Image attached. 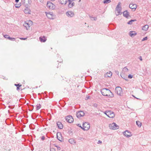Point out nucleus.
<instances>
[{"instance_id": "obj_23", "label": "nucleus", "mask_w": 151, "mask_h": 151, "mask_svg": "<svg viewBox=\"0 0 151 151\" xmlns=\"http://www.w3.org/2000/svg\"><path fill=\"white\" fill-rule=\"evenodd\" d=\"M116 10L118 11L117 14H116V16L119 15V14H121L122 13L121 12V8H118L117 9V8H116Z\"/></svg>"}, {"instance_id": "obj_22", "label": "nucleus", "mask_w": 151, "mask_h": 151, "mask_svg": "<svg viewBox=\"0 0 151 151\" xmlns=\"http://www.w3.org/2000/svg\"><path fill=\"white\" fill-rule=\"evenodd\" d=\"M39 39L40 41L42 42H45L47 40V39L44 36H43V37H40Z\"/></svg>"}, {"instance_id": "obj_12", "label": "nucleus", "mask_w": 151, "mask_h": 151, "mask_svg": "<svg viewBox=\"0 0 151 151\" xmlns=\"http://www.w3.org/2000/svg\"><path fill=\"white\" fill-rule=\"evenodd\" d=\"M31 24H29V22H25V23L23 24V26L26 27V29L28 30L29 29L31 25Z\"/></svg>"}, {"instance_id": "obj_34", "label": "nucleus", "mask_w": 151, "mask_h": 151, "mask_svg": "<svg viewBox=\"0 0 151 151\" xmlns=\"http://www.w3.org/2000/svg\"><path fill=\"white\" fill-rule=\"evenodd\" d=\"M41 107V105L40 104H39L37 106L36 109L37 110H38L40 109Z\"/></svg>"}, {"instance_id": "obj_2", "label": "nucleus", "mask_w": 151, "mask_h": 151, "mask_svg": "<svg viewBox=\"0 0 151 151\" xmlns=\"http://www.w3.org/2000/svg\"><path fill=\"white\" fill-rule=\"evenodd\" d=\"M115 92L119 95L122 96L123 95V91L122 88L120 87H116L115 89Z\"/></svg>"}, {"instance_id": "obj_46", "label": "nucleus", "mask_w": 151, "mask_h": 151, "mask_svg": "<svg viewBox=\"0 0 151 151\" xmlns=\"http://www.w3.org/2000/svg\"><path fill=\"white\" fill-rule=\"evenodd\" d=\"M55 146L57 147V149L58 150H60V147L58 146Z\"/></svg>"}, {"instance_id": "obj_3", "label": "nucleus", "mask_w": 151, "mask_h": 151, "mask_svg": "<svg viewBox=\"0 0 151 151\" xmlns=\"http://www.w3.org/2000/svg\"><path fill=\"white\" fill-rule=\"evenodd\" d=\"M47 6L50 9H54L55 7V6L50 1L47 2Z\"/></svg>"}, {"instance_id": "obj_5", "label": "nucleus", "mask_w": 151, "mask_h": 151, "mask_svg": "<svg viewBox=\"0 0 151 151\" xmlns=\"http://www.w3.org/2000/svg\"><path fill=\"white\" fill-rule=\"evenodd\" d=\"M109 127L110 129H117L119 128V126L115 123L109 124Z\"/></svg>"}, {"instance_id": "obj_21", "label": "nucleus", "mask_w": 151, "mask_h": 151, "mask_svg": "<svg viewBox=\"0 0 151 151\" xmlns=\"http://www.w3.org/2000/svg\"><path fill=\"white\" fill-rule=\"evenodd\" d=\"M68 141L70 143L73 145L76 144V141L73 139L71 138L69 139Z\"/></svg>"}, {"instance_id": "obj_54", "label": "nucleus", "mask_w": 151, "mask_h": 151, "mask_svg": "<svg viewBox=\"0 0 151 151\" xmlns=\"http://www.w3.org/2000/svg\"><path fill=\"white\" fill-rule=\"evenodd\" d=\"M9 108H11V109H13V108H12V106H9Z\"/></svg>"}, {"instance_id": "obj_14", "label": "nucleus", "mask_w": 151, "mask_h": 151, "mask_svg": "<svg viewBox=\"0 0 151 151\" xmlns=\"http://www.w3.org/2000/svg\"><path fill=\"white\" fill-rule=\"evenodd\" d=\"M123 16L127 18H128V17H130L129 13L127 10L124 11L123 12Z\"/></svg>"}, {"instance_id": "obj_8", "label": "nucleus", "mask_w": 151, "mask_h": 151, "mask_svg": "<svg viewBox=\"0 0 151 151\" xmlns=\"http://www.w3.org/2000/svg\"><path fill=\"white\" fill-rule=\"evenodd\" d=\"M85 115V113L82 111H79L76 112V116L78 118L83 116Z\"/></svg>"}, {"instance_id": "obj_11", "label": "nucleus", "mask_w": 151, "mask_h": 151, "mask_svg": "<svg viewBox=\"0 0 151 151\" xmlns=\"http://www.w3.org/2000/svg\"><path fill=\"white\" fill-rule=\"evenodd\" d=\"M66 15L69 17H72L74 15V13L71 11H68L66 13Z\"/></svg>"}, {"instance_id": "obj_57", "label": "nucleus", "mask_w": 151, "mask_h": 151, "mask_svg": "<svg viewBox=\"0 0 151 151\" xmlns=\"http://www.w3.org/2000/svg\"><path fill=\"white\" fill-rule=\"evenodd\" d=\"M60 135L61 136L60 133H59Z\"/></svg>"}, {"instance_id": "obj_47", "label": "nucleus", "mask_w": 151, "mask_h": 151, "mask_svg": "<svg viewBox=\"0 0 151 151\" xmlns=\"http://www.w3.org/2000/svg\"><path fill=\"white\" fill-rule=\"evenodd\" d=\"M139 59L141 61H142V57L141 56H139Z\"/></svg>"}, {"instance_id": "obj_41", "label": "nucleus", "mask_w": 151, "mask_h": 151, "mask_svg": "<svg viewBox=\"0 0 151 151\" xmlns=\"http://www.w3.org/2000/svg\"><path fill=\"white\" fill-rule=\"evenodd\" d=\"M77 126H78L79 127H80L82 129V128H83V127H82L81 126V124H77Z\"/></svg>"}, {"instance_id": "obj_37", "label": "nucleus", "mask_w": 151, "mask_h": 151, "mask_svg": "<svg viewBox=\"0 0 151 151\" xmlns=\"http://www.w3.org/2000/svg\"><path fill=\"white\" fill-rule=\"evenodd\" d=\"M10 38L9 40H11L12 41H15V39L14 38H12L10 37V38Z\"/></svg>"}, {"instance_id": "obj_10", "label": "nucleus", "mask_w": 151, "mask_h": 151, "mask_svg": "<svg viewBox=\"0 0 151 151\" xmlns=\"http://www.w3.org/2000/svg\"><path fill=\"white\" fill-rule=\"evenodd\" d=\"M75 0H68V7L70 8H71L74 5L75 3L73 1Z\"/></svg>"}, {"instance_id": "obj_43", "label": "nucleus", "mask_w": 151, "mask_h": 151, "mask_svg": "<svg viewBox=\"0 0 151 151\" xmlns=\"http://www.w3.org/2000/svg\"><path fill=\"white\" fill-rule=\"evenodd\" d=\"M93 106L94 107H97V104L96 103H94L93 105Z\"/></svg>"}, {"instance_id": "obj_15", "label": "nucleus", "mask_w": 151, "mask_h": 151, "mask_svg": "<svg viewBox=\"0 0 151 151\" xmlns=\"http://www.w3.org/2000/svg\"><path fill=\"white\" fill-rule=\"evenodd\" d=\"M47 17L50 19H53V14L52 12H50L47 13V12H45Z\"/></svg>"}, {"instance_id": "obj_40", "label": "nucleus", "mask_w": 151, "mask_h": 151, "mask_svg": "<svg viewBox=\"0 0 151 151\" xmlns=\"http://www.w3.org/2000/svg\"><path fill=\"white\" fill-rule=\"evenodd\" d=\"M30 106L32 107V108H31L29 109V111H32L33 109L34 106L33 105H31Z\"/></svg>"}, {"instance_id": "obj_30", "label": "nucleus", "mask_w": 151, "mask_h": 151, "mask_svg": "<svg viewBox=\"0 0 151 151\" xmlns=\"http://www.w3.org/2000/svg\"><path fill=\"white\" fill-rule=\"evenodd\" d=\"M111 93V94L110 95V94H108V97L109 98L113 97L114 96V94L113 93L111 92V93Z\"/></svg>"}, {"instance_id": "obj_7", "label": "nucleus", "mask_w": 151, "mask_h": 151, "mask_svg": "<svg viewBox=\"0 0 151 151\" xmlns=\"http://www.w3.org/2000/svg\"><path fill=\"white\" fill-rule=\"evenodd\" d=\"M107 116L110 118H113L115 116V114L114 112L111 110H108L107 112Z\"/></svg>"}, {"instance_id": "obj_25", "label": "nucleus", "mask_w": 151, "mask_h": 151, "mask_svg": "<svg viewBox=\"0 0 151 151\" xmlns=\"http://www.w3.org/2000/svg\"><path fill=\"white\" fill-rule=\"evenodd\" d=\"M14 85L17 87V91H19L20 90V87L22 86V85L21 84H19L18 83L17 84H14Z\"/></svg>"}, {"instance_id": "obj_56", "label": "nucleus", "mask_w": 151, "mask_h": 151, "mask_svg": "<svg viewBox=\"0 0 151 151\" xmlns=\"http://www.w3.org/2000/svg\"><path fill=\"white\" fill-rule=\"evenodd\" d=\"M116 73H118H118H119L118 71H117V72H116Z\"/></svg>"}, {"instance_id": "obj_36", "label": "nucleus", "mask_w": 151, "mask_h": 151, "mask_svg": "<svg viewBox=\"0 0 151 151\" xmlns=\"http://www.w3.org/2000/svg\"><path fill=\"white\" fill-rule=\"evenodd\" d=\"M133 77V75H131V74H129L128 76V78H129L131 79Z\"/></svg>"}, {"instance_id": "obj_27", "label": "nucleus", "mask_w": 151, "mask_h": 151, "mask_svg": "<svg viewBox=\"0 0 151 151\" xmlns=\"http://www.w3.org/2000/svg\"><path fill=\"white\" fill-rule=\"evenodd\" d=\"M137 125L139 127H140L142 125V123L141 122L139 121H137L136 122Z\"/></svg>"}, {"instance_id": "obj_39", "label": "nucleus", "mask_w": 151, "mask_h": 151, "mask_svg": "<svg viewBox=\"0 0 151 151\" xmlns=\"http://www.w3.org/2000/svg\"><path fill=\"white\" fill-rule=\"evenodd\" d=\"M147 37H145L142 40V41H144L145 40H147Z\"/></svg>"}, {"instance_id": "obj_38", "label": "nucleus", "mask_w": 151, "mask_h": 151, "mask_svg": "<svg viewBox=\"0 0 151 151\" xmlns=\"http://www.w3.org/2000/svg\"><path fill=\"white\" fill-rule=\"evenodd\" d=\"M20 6L19 4H16V5H15V7L16 8H19Z\"/></svg>"}, {"instance_id": "obj_51", "label": "nucleus", "mask_w": 151, "mask_h": 151, "mask_svg": "<svg viewBox=\"0 0 151 151\" xmlns=\"http://www.w3.org/2000/svg\"><path fill=\"white\" fill-rule=\"evenodd\" d=\"M86 99H90V97L89 96H88V97H86Z\"/></svg>"}, {"instance_id": "obj_48", "label": "nucleus", "mask_w": 151, "mask_h": 151, "mask_svg": "<svg viewBox=\"0 0 151 151\" xmlns=\"http://www.w3.org/2000/svg\"><path fill=\"white\" fill-rule=\"evenodd\" d=\"M108 112V111H106L104 112V114H105L106 116H107V112Z\"/></svg>"}, {"instance_id": "obj_29", "label": "nucleus", "mask_w": 151, "mask_h": 151, "mask_svg": "<svg viewBox=\"0 0 151 151\" xmlns=\"http://www.w3.org/2000/svg\"><path fill=\"white\" fill-rule=\"evenodd\" d=\"M58 133L57 134V139L60 141L61 142L63 140V139L61 137H59L58 136Z\"/></svg>"}, {"instance_id": "obj_17", "label": "nucleus", "mask_w": 151, "mask_h": 151, "mask_svg": "<svg viewBox=\"0 0 151 151\" xmlns=\"http://www.w3.org/2000/svg\"><path fill=\"white\" fill-rule=\"evenodd\" d=\"M26 8L24 10V12L26 14H30V10L29 8L28 7V6H25Z\"/></svg>"}, {"instance_id": "obj_35", "label": "nucleus", "mask_w": 151, "mask_h": 151, "mask_svg": "<svg viewBox=\"0 0 151 151\" xmlns=\"http://www.w3.org/2000/svg\"><path fill=\"white\" fill-rule=\"evenodd\" d=\"M121 8L120 2H119L118 3L116 8H117V9L118 8Z\"/></svg>"}, {"instance_id": "obj_13", "label": "nucleus", "mask_w": 151, "mask_h": 151, "mask_svg": "<svg viewBox=\"0 0 151 151\" xmlns=\"http://www.w3.org/2000/svg\"><path fill=\"white\" fill-rule=\"evenodd\" d=\"M129 7V8L132 10H134V11L137 8V5L136 4H130Z\"/></svg>"}, {"instance_id": "obj_50", "label": "nucleus", "mask_w": 151, "mask_h": 151, "mask_svg": "<svg viewBox=\"0 0 151 151\" xmlns=\"http://www.w3.org/2000/svg\"><path fill=\"white\" fill-rule=\"evenodd\" d=\"M72 131H70V130H69L68 131V133H69V134H70V133H71L72 132Z\"/></svg>"}, {"instance_id": "obj_60", "label": "nucleus", "mask_w": 151, "mask_h": 151, "mask_svg": "<svg viewBox=\"0 0 151 151\" xmlns=\"http://www.w3.org/2000/svg\"><path fill=\"white\" fill-rule=\"evenodd\" d=\"M132 96H133L134 97V96L133 95Z\"/></svg>"}, {"instance_id": "obj_6", "label": "nucleus", "mask_w": 151, "mask_h": 151, "mask_svg": "<svg viewBox=\"0 0 151 151\" xmlns=\"http://www.w3.org/2000/svg\"><path fill=\"white\" fill-rule=\"evenodd\" d=\"M83 128H82L83 130H87L90 128V124L88 122H85L83 124Z\"/></svg>"}, {"instance_id": "obj_20", "label": "nucleus", "mask_w": 151, "mask_h": 151, "mask_svg": "<svg viewBox=\"0 0 151 151\" xmlns=\"http://www.w3.org/2000/svg\"><path fill=\"white\" fill-rule=\"evenodd\" d=\"M59 2L62 5H65L67 2V0H59Z\"/></svg>"}, {"instance_id": "obj_45", "label": "nucleus", "mask_w": 151, "mask_h": 151, "mask_svg": "<svg viewBox=\"0 0 151 151\" xmlns=\"http://www.w3.org/2000/svg\"><path fill=\"white\" fill-rule=\"evenodd\" d=\"M102 143V141L100 140H99L98 141V144H101Z\"/></svg>"}, {"instance_id": "obj_44", "label": "nucleus", "mask_w": 151, "mask_h": 151, "mask_svg": "<svg viewBox=\"0 0 151 151\" xmlns=\"http://www.w3.org/2000/svg\"><path fill=\"white\" fill-rule=\"evenodd\" d=\"M45 139V137L44 136H42V137H41V139L42 140H44Z\"/></svg>"}, {"instance_id": "obj_49", "label": "nucleus", "mask_w": 151, "mask_h": 151, "mask_svg": "<svg viewBox=\"0 0 151 151\" xmlns=\"http://www.w3.org/2000/svg\"><path fill=\"white\" fill-rule=\"evenodd\" d=\"M50 151H55V150L53 148H52L50 149Z\"/></svg>"}, {"instance_id": "obj_32", "label": "nucleus", "mask_w": 151, "mask_h": 151, "mask_svg": "<svg viewBox=\"0 0 151 151\" xmlns=\"http://www.w3.org/2000/svg\"><path fill=\"white\" fill-rule=\"evenodd\" d=\"M123 70L124 72H127L129 71L128 69L126 67H124L123 69Z\"/></svg>"}, {"instance_id": "obj_55", "label": "nucleus", "mask_w": 151, "mask_h": 151, "mask_svg": "<svg viewBox=\"0 0 151 151\" xmlns=\"http://www.w3.org/2000/svg\"><path fill=\"white\" fill-rule=\"evenodd\" d=\"M125 80L126 81H127L128 80L127 79V78L126 79H125Z\"/></svg>"}, {"instance_id": "obj_16", "label": "nucleus", "mask_w": 151, "mask_h": 151, "mask_svg": "<svg viewBox=\"0 0 151 151\" xmlns=\"http://www.w3.org/2000/svg\"><path fill=\"white\" fill-rule=\"evenodd\" d=\"M21 3L24 6H28L29 5L31 4V3H28V0H27V2L25 0H21Z\"/></svg>"}, {"instance_id": "obj_26", "label": "nucleus", "mask_w": 151, "mask_h": 151, "mask_svg": "<svg viewBox=\"0 0 151 151\" xmlns=\"http://www.w3.org/2000/svg\"><path fill=\"white\" fill-rule=\"evenodd\" d=\"M148 26L147 25H146L142 27V29L145 31L147 30L148 28Z\"/></svg>"}, {"instance_id": "obj_53", "label": "nucleus", "mask_w": 151, "mask_h": 151, "mask_svg": "<svg viewBox=\"0 0 151 151\" xmlns=\"http://www.w3.org/2000/svg\"><path fill=\"white\" fill-rule=\"evenodd\" d=\"M19 0H15V2L16 3H18L19 2Z\"/></svg>"}, {"instance_id": "obj_4", "label": "nucleus", "mask_w": 151, "mask_h": 151, "mask_svg": "<svg viewBox=\"0 0 151 151\" xmlns=\"http://www.w3.org/2000/svg\"><path fill=\"white\" fill-rule=\"evenodd\" d=\"M66 121L69 123H71L74 121V119L72 116L69 115L65 117Z\"/></svg>"}, {"instance_id": "obj_58", "label": "nucleus", "mask_w": 151, "mask_h": 151, "mask_svg": "<svg viewBox=\"0 0 151 151\" xmlns=\"http://www.w3.org/2000/svg\"><path fill=\"white\" fill-rule=\"evenodd\" d=\"M136 98L137 99H139L138 98Z\"/></svg>"}, {"instance_id": "obj_33", "label": "nucleus", "mask_w": 151, "mask_h": 151, "mask_svg": "<svg viewBox=\"0 0 151 151\" xmlns=\"http://www.w3.org/2000/svg\"><path fill=\"white\" fill-rule=\"evenodd\" d=\"M4 37L5 38L9 39H9H10V38H9L10 37H9L8 35H4Z\"/></svg>"}, {"instance_id": "obj_1", "label": "nucleus", "mask_w": 151, "mask_h": 151, "mask_svg": "<svg viewBox=\"0 0 151 151\" xmlns=\"http://www.w3.org/2000/svg\"><path fill=\"white\" fill-rule=\"evenodd\" d=\"M101 93L104 96H108V94L111 93L110 90L106 88L102 89L101 91Z\"/></svg>"}, {"instance_id": "obj_31", "label": "nucleus", "mask_w": 151, "mask_h": 151, "mask_svg": "<svg viewBox=\"0 0 151 151\" xmlns=\"http://www.w3.org/2000/svg\"><path fill=\"white\" fill-rule=\"evenodd\" d=\"M111 2L110 0H104L103 2L104 4H107Z\"/></svg>"}, {"instance_id": "obj_52", "label": "nucleus", "mask_w": 151, "mask_h": 151, "mask_svg": "<svg viewBox=\"0 0 151 151\" xmlns=\"http://www.w3.org/2000/svg\"><path fill=\"white\" fill-rule=\"evenodd\" d=\"M93 18L94 19V20H96V19H97V18L96 17H93Z\"/></svg>"}, {"instance_id": "obj_42", "label": "nucleus", "mask_w": 151, "mask_h": 151, "mask_svg": "<svg viewBox=\"0 0 151 151\" xmlns=\"http://www.w3.org/2000/svg\"><path fill=\"white\" fill-rule=\"evenodd\" d=\"M27 39V38H23V37H21L20 38V39L21 40H26Z\"/></svg>"}, {"instance_id": "obj_19", "label": "nucleus", "mask_w": 151, "mask_h": 151, "mask_svg": "<svg viewBox=\"0 0 151 151\" xmlns=\"http://www.w3.org/2000/svg\"><path fill=\"white\" fill-rule=\"evenodd\" d=\"M129 34L131 37H134L137 34L135 31H131L129 32Z\"/></svg>"}, {"instance_id": "obj_9", "label": "nucleus", "mask_w": 151, "mask_h": 151, "mask_svg": "<svg viewBox=\"0 0 151 151\" xmlns=\"http://www.w3.org/2000/svg\"><path fill=\"white\" fill-rule=\"evenodd\" d=\"M124 135L127 137H129L132 135L131 133L128 130H126L123 132Z\"/></svg>"}, {"instance_id": "obj_59", "label": "nucleus", "mask_w": 151, "mask_h": 151, "mask_svg": "<svg viewBox=\"0 0 151 151\" xmlns=\"http://www.w3.org/2000/svg\"><path fill=\"white\" fill-rule=\"evenodd\" d=\"M80 1H81V0H80L79 1L80 2Z\"/></svg>"}, {"instance_id": "obj_28", "label": "nucleus", "mask_w": 151, "mask_h": 151, "mask_svg": "<svg viewBox=\"0 0 151 151\" xmlns=\"http://www.w3.org/2000/svg\"><path fill=\"white\" fill-rule=\"evenodd\" d=\"M136 21V19H131L127 22V24H132L133 22Z\"/></svg>"}, {"instance_id": "obj_24", "label": "nucleus", "mask_w": 151, "mask_h": 151, "mask_svg": "<svg viewBox=\"0 0 151 151\" xmlns=\"http://www.w3.org/2000/svg\"><path fill=\"white\" fill-rule=\"evenodd\" d=\"M112 75V73L110 71L109 73H106L105 74V77H111Z\"/></svg>"}, {"instance_id": "obj_18", "label": "nucleus", "mask_w": 151, "mask_h": 151, "mask_svg": "<svg viewBox=\"0 0 151 151\" xmlns=\"http://www.w3.org/2000/svg\"><path fill=\"white\" fill-rule=\"evenodd\" d=\"M57 125L59 129H61L63 128V125L61 122H57Z\"/></svg>"}]
</instances>
